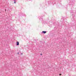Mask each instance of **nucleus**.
I'll return each instance as SVG.
<instances>
[{
  "label": "nucleus",
  "mask_w": 76,
  "mask_h": 76,
  "mask_svg": "<svg viewBox=\"0 0 76 76\" xmlns=\"http://www.w3.org/2000/svg\"><path fill=\"white\" fill-rule=\"evenodd\" d=\"M19 45V42H16V45Z\"/></svg>",
  "instance_id": "5"
},
{
  "label": "nucleus",
  "mask_w": 76,
  "mask_h": 76,
  "mask_svg": "<svg viewBox=\"0 0 76 76\" xmlns=\"http://www.w3.org/2000/svg\"><path fill=\"white\" fill-rule=\"evenodd\" d=\"M47 31H43L42 32V33L43 34H46V33H47Z\"/></svg>",
  "instance_id": "3"
},
{
  "label": "nucleus",
  "mask_w": 76,
  "mask_h": 76,
  "mask_svg": "<svg viewBox=\"0 0 76 76\" xmlns=\"http://www.w3.org/2000/svg\"><path fill=\"white\" fill-rule=\"evenodd\" d=\"M70 13H72H72H73L74 12H73V10H71L70 11Z\"/></svg>",
  "instance_id": "4"
},
{
  "label": "nucleus",
  "mask_w": 76,
  "mask_h": 76,
  "mask_svg": "<svg viewBox=\"0 0 76 76\" xmlns=\"http://www.w3.org/2000/svg\"><path fill=\"white\" fill-rule=\"evenodd\" d=\"M75 13L73 12L72 14V16L73 18H75Z\"/></svg>",
  "instance_id": "2"
},
{
  "label": "nucleus",
  "mask_w": 76,
  "mask_h": 76,
  "mask_svg": "<svg viewBox=\"0 0 76 76\" xmlns=\"http://www.w3.org/2000/svg\"><path fill=\"white\" fill-rule=\"evenodd\" d=\"M14 0V1H16V0Z\"/></svg>",
  "instance_id": "11"
},
{
  "label": "nucleus",
  "mask_w": 76,
  "mask_h": 76,
  "mask_svg": "<svg viewBox=\"0 0 76 76\" xmlns=\"http://www.w3.org/2000/svg\"><path fill=\"white\" fill-rule=\"evenodd\" d=\"M61 74H59V76H61Z\"/></svg>",
  "instance_id": "7"
},
{
  "label": "nucleus",
  "mask_w": 76,
  "mask_h": 76,
  "mask_svg": "<svg viewBox=\"0 0 76 76\" xmlns=\"http://www.w3.org/2000/svg\"><path fill=\"white\" fill-rule=\"evenodd\" d=\"M5 10V11H6V10Z\"/></svg>",
  "instance_id": "12"
},
{
  "label": "nucleus",
  "mask_w": 76,
  "mask_h": 76,
  "mask_svg": "<svg viewBox=\"0 0 76 76\" xmlns=\"http://www.w3.org/2000/svg\"><path fill=\"white\" fill-rule=\"evenodd\" d=\"M40 55H41V56H42V53H41V54H40Z\"/></svg>",
  "instance_id": "9"
},
{
  "label": "nucleus",
  "mask_w": 76,
  "mask_h": 76,
  "mask_svg": "<svg viewBox=\"0 0 76 76\" xmlns=\"http://www.w3.org/2000/svg\"><path fill=\"white\" fill-rule=\"evenodd\" d=\"M14 3H15V4H16V1H14Z\"/></svg>",
  "instance_id": "6"
},
{
  "label": "nucleus",
  "mask_w": 76,
  "mask_h": 76,
  "mask_svg": "<svg viewBox=\"0 0 76 76\" xmlns=\"http://www.w3.org/2000/svg\"><path fill=\"white\" fill-rule=\"evenodd\" d=\"M75 0H72L71 1V2L70 3L69 5L71 6L72 7L75 4Z\"/></svg>",
  "instance_id": "1"
},
{
  "label": "nucleus",
  "mask_w": 76,
  "mask_h": 76,
  "mask_svg": "<svg viewBox=\"0 0 76 76\" xmlns=\"http://www.w3.org/2000/svg\"><path fill=\"white\" fill-rule=\"evenodd\" d=\"M20 54H23V53H20Z\"/></svg>",
  "instance_id": "10"
},
{
  "label": "nucleus",
  "mask_w": 76,
  "mask_h": 76,
  "mask_svg": "<svg viewBox=\"0 0 76 76\" xmlns=\"http://www.w3.org/2000/svg\"><path fill=\"white\" fill-rule=\"evenodd\" d=\"M18 54H19V52H18V53H17Z\"/></svg>",
  "instance_id": "8"
}]
</instances>
